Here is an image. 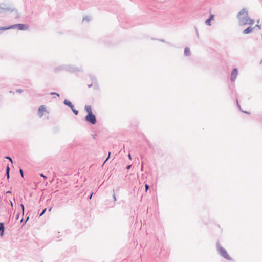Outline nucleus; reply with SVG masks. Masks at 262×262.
<instances>
[{
	"mask_svg": "<svg viewBox=\"0 0 262 262\" xmlns=\"http://www.w3.org/2000/svg\"><path fill=\"white\" fill-rule=\"evenodd\" d=\"M217 250L219 254L224 258L227 260H231V258L229 256L226 250L221 246L220 245L219 242L216 243Z\"/></svg>",
	"mask_w": 262,
	"mask_h": 262,
	"instance_id": "nucleus-4",
	"label": "nucleus"
},
{
	"mask_svg": "<svg viewBox=\"0 0 262 262\" xmlns=\"http://www.w3.org/2000/svg\"><path fill=\"white\" fill-rule=\"evenodd\" d=\"M184 54L186 56H189L191 55V52L189 48L186 47L184 49Z\"/></svg>",
	"mask_w": 262,
	"mask_h": 262,
	"instance_id": "nucleus-11",
	"label": "nucleus"
},
{
	"mask_svg": "<svg viewBox=\"0 0 262 262\" xmlns=\"http://www.w3.org/2000/svg\"><path fill=\"white\" fill-rule=\"evenodd\" d=\"M71 109L72 110V112H73V113H74L75 115H78V110H77L75 109V108H74V107H72V108H71Z\"/></svg>",
	"mask_w": 262,
	"mask_h": 262,
	"instance_id": "nucleus-18",
	"label": "nucleus"
},
{
	"mask_svg": "<svg viewBox=\"0 0 262 262\" xmlns=\"http://www.w3.org/2000/svg\"><path fill=\"white\" fill-rule=\"evenodd\" d=\"M5 159L9 160V161L11 163V164H13V160H12V158L10 157H9V156H6L5 157Z\"/></svg>",
	"mask_w": 262,
	"mask_h": 262,
	"instance_id": "nucleus-19",
	"label": "nucleus"
},
{
	"mask_svg": "<svg viewBox=\"0 0 262 262\" xmlns=\"http://www.w3.org/2000/svg\"><path fill=\"white\" fill-rule=\"evenodd\" d=\"M145 187L146 191H147L148 190V189H149V185H148L147 184H146L145 185Z\"/></svg>",
	"mask_w": 262,
	"mask_h": 262,
	"instance_id": "nucleus-27",
	"label": "nucleus"
},
{
	"mask_svg": "<svg viewBox=\"0 0 262 262\" xmlns=\"http://www.w3.org/2000/svg\"><path fill=\"white\" fill-rule=\"evenodd\" d=\"M40 177H43L45 178H46V177L43 174H40Z\"/></svg>",
	"mask_w": 262,
	"mask_h": 262,
	"instance_id": "nucleus-33",
	"label": "nucleus"
},
{
	"mask_svg": "<svg viewBox=\"0 0 262 262\" xmlns=\"http://www.w3.org/2000/svg\"><path fill=\"white\" fill-rule=\"evenodd\" d=\"M3 161L4 162H6V160H5V157L3 158Z\"/></svg>",
	"mask_w": 262,
	"mask_h": 262,
	"instance_id": "nucleus-38",
	"label": "nucleus"
},
{
	"mask_svg": "<svg viewBox=\"0 0 262 262\" xmlns=\"http://www.w3.org/2000/svg\"><path fill=\"white\" fill-rule=\"evenodd\" d=\"M8 27H9V29L18 28V29L20 30H24L26 29L28 26V25L23 24H14V25H12Z\"/></svg>",
	"mask_w": 262,
	"mask_h": 262,
	"instance_id": "nucleus-6",
	"label": "nucleus"
},
{
	"mask_svg": "<svg viewBox=\"0 0 262 262\" xmlns=\"http://www.w3.org/2000/svg\"><path fill=\"white\" fill-rule=\"evenodd\" d=\"M12 12H14V17L15 18H19L18 13L14 7L4 3L0 4V14H6L8 13Z\"/></svg>",
	"mask_w": 262,
	"mask_h": 262,
	"instance_id": "nucleus-2",
	"label": "nucleus"
},
{
	"mask_svg": "<svg viewBox=\"0 0 262 262\" xmlns=\"http://www.w3.org/2000/svg\"><path fill=\"white\" fill-rule=\"evenodd\" d=\"M63 104L66 106H68L70 108H72V107H73V105L72 104V103L67 99H65L64 100Z\"/></svg>",
	"mask_w": 262,
	"mask_h": 262,
	"instance_id": "nucleus-10",
	"label": "nucleus"
},
{
	"mask_svg": "<svg viewBox=\"0 0 262 262\" xmlns=\"http://www.w3.org/2000/svg\"><path fill=\"white\" fill-rule=\"evenodd\" d=\"M110 155V152H109V155H108V157H107V158H106V159L103 161V163H102L103 164H105V163L106 162L107 160L108 159V158H109Z\"/></svg>",
	"mask_w": 262,
	"mask_h": 262,
	"instance_id": "nucleus-25",
	"label": "nucleus"
},
{
	"mask_svg": "<svg viewBox=\"0 0 262 262\" xmlns=\"http://www.w3.org/2000/svg\"><path fill=\"white\" fill-rule=\"evenodd\" d=\"M84 108H85V110L88 113V114L93 113V112L92 111V108L90 105H85Z\"/></svg>",
	"mask_w": 262,
	"mask_h": 262,
	"instance_id": "nucleus-14",
	"label": "nucleus"
},
{
	"mask_svg": "<svg viewBox=\"0 0 262 262\" xmlns=\"http://www.w3.org/2000/svg\"><path fill=\"white\" fill-rule=\"evenodd\" d=\"M91 79L94 83L96 82V78L94 76H91Z\"/></svg>",
	"mask_w": 262,
	"mask_h": 262,
	"instance_id": "nucleus-20",
	"label": "nucleus"
},
{
	"mask_svg": "<svg viewBox=\"0 0 262 262\" xmlns=\"http://www.w3.org/2000/svg\"><path fill=\"white\" fill-rule=\"evenodd\" d=\"M11 206L13 205V204H12V203L11 202Z\"/></svg>",
	"mask_w": 262,
	"mask_h": 262,
	"instance_id": "nucleus-43",
	"label": "nucleus"
},
{
	"mask_svg": "<svg viewBox=\"0 0 262 262\" xmlns=\"http://www.w3.org/2000/svg\"><path fill=\"white\" fill-rule=\"evenodd\" d=\"M92 86V84H89V85H88V87H89V88H91Z\"/></svg>",
	"mask_w": 262,
	"mask_h": 262,
	"instance_id": "nucleus-36",
	"label": "nucleus"
},
{
	"mask_svg": "<svg viewBox=\"0 0 262 262\" xmlns=\"http://www.w3.org/2000/svg\"><path fill=\"white\" fill-rule=\"evenodd\" d=\"M90 20V18L88 16H85L83 18V21H89Z\"/></svg>",
	"mask_w": 262,
	"mask_h": 262,
	"instance_id": "nucleus-21",
	"label": "nucleus"
},
{
	"mask_svg": "<svg viewBox=\"0 0 262 262\" xmlns=\"http://www.w3.org/2000/svg\"><path fill=\"white\" fill-rule=\"evenodd\" d=\"M261 63H262V59H261V62H260V64H261Z\"/></svg>",
	"mask_w": 262,
	"mask_h": 262,
	"instance_id": "nucleus-42",
	"label": "nucleus"
},
{
	"mask_svg": "<svg viewBox=\"0 0 262 262\" xmlns=\"http://www.w3.org/2000/svg\"><path fill=\"white\" fill-rule=\"evenodd\" d=\"M20 173L21 174V177H23V171L21 168L20 169Z\"/></svg>",
	"mask_w": 262,
	"mask_h": 262,
	"instance_id": "nucleus-29",
	"label": "nucleus"
},
{
	"mask_svg": "<svg viewBox=\"0 0 262 262\" xmlns=\"http://www.w3.org/2000/svg\"><path fill=\"white\" fill-rule=\"evenodd\" d=\"M7 193H11V192L10 191H8L7 192Z\"/></svg>",
	"mask_w": 262,
	"mask_h": 262,
	"instance_id": "nucleus-40",
	"label": "nucleus"
},
{
	"mask_svg": "<svg viewBox=\"0 0 262 262\" xmlns=\"http://www.w3.org/2000/svg\"><path fill=\"white\" fill-rule=\"evenodd\" d=\"M93 194V193H92L91 194V195L89 197V199H91L92 198Z\"/></svg>",
	"mask_w": 262,
	"mask_h": 262,
	"instance_id": "nucleus-32",
	"label": "nucleus"
},
{
	"mask_svg": "<svg viewBox=\"0 0 262 262\" xmlns=\"http://www.w3.org/2000/svg\"><path fill=\"white\" fill-rule=\"evenodd\" d=\"M128 157L130 159H131V155L130 154H128Z\"/></svg>",
	"mask_w": 262,
	"mask_h": 262,
	"instance_id": "nucleus-37",
	"label": "nucleus"
},
{
	"mask_svg": "<svg viewBox=\"0 0 262 262\" xmlns=\"http://www.w3.org/2000/svg\"><path fill=\"white\" fill-rule=\"evenodd\" d=\"M19 218V214H17L16 217V219L17 220Z\"/></svg>",
	"mask_w": 262,
	"mask_h": 262,
	"instance_id": "nucleus-35",
	"label": "nucleus"
},
{
	"mask_svg": "<svg viewBox=\"0 0 262 262\" xmlns=\"http://www.w3.org/2000/svg\"><path fill=\"white\" fill-rule=\"evenodd\" d=\"M5 231V227L3 223H0V231L1 232V235L3 236L4 233Z\"/></svg>",
	"mask_w": 262,
	"mask_h": 262,
	"instance_id": "nucleus-12",
	"label": "nucleus"
},
{
	"mask_svg": "<svg viewBox=\"0 0 262 262\" xmlns=\"http://www.w3.org/2000/svg\"><path fill=\"white\" fill-rule=\"evenodd\" d=\"M161 41L164 42V40H162Z\"/></svg>",
	"mask_w": 262,
	"mask_h": 262,
	"instance_id": "nucleus-44",
	"label": "nucleus"
},
{
	"mask_svg": "<svg viewBox=\"0 0 262 262\" xmlns=\"http://www.w3.org/2000/svg\"><path fill=\"white\" fill-rule=\"evenodd\" d=\"M236 103H237V107H238V108L243 112H244L245 113H246V114H250V113L249 112H247V111H243L241 108V106L239 105V104H238V100H236Z\"/></svg>",
	"mask_w": 262,
	"mask_h": 262,
	"instance_id": "nucleus-16",
	"label": "nucleus"
},
{
	"mask_svg": "<svg viewBox=\"0 0 262 262\" xmlns=\"http://www.w3.org/2000/svg\"><path fill=\"white\" fill-rule=\"evenodd\" d=\"M46 210H47L46 208H45L42 210V211L41 212V213L40 214L39 216H41L43 215V214L45 213Z\"/></svg>",
	"mask_w": 262,
	"mask_h": 262,
	"instance_id": "nucleus-23",
	"label": "nucleus"
},
{
	"mask_svg": "<svg viewBox=\"0 0 262 262\" xmlns=\"http://www.w3.org/2000/svg\"><path fill=\"white\" fill-rule=\"evenodd\" d=\"M84 118L86 122L93 125L95 124L97 122L96 117L93 113L87 114Z\"/></svg>",
	"mask_w": 262,
	"mask_h": 262,
	"instance_id": "nucleus-5",
	"label": "nucleus"
},
{
	"mask_svg": "<svg viewBox=\"0 0 262 262\" xmlns=\"http://www.w3.org/2000/svg\"><path fill=\"white\" fill-rule=\"evenodd\" d=\"M9 171L10 168L9 167V166H7L6 169V175L8 179L9 178Z\"/></svg>",
	"mask_w": 262,
	"mask_h": 262,
	"instance_id": "nucleus-17",
	"label": "nucleus"
},
{
	"mask_svg": "<svg viewBox=\"0 0 262 262\" xmlns=\"http://www.w3.org/2000/svg\"><path fill=\"white\" fill-rule=\"evenodd\" d=\"M214 18V15H211L209 17V18L208 19H207L206 21V24L208 25V26H210L211 25V24H210V22L211 20H212Z\"/></svg>",
	"mask_w": 262,
	"mask_h": 262,
	"instance_id": "nucleus-13",
	"label": "nucleus"
},
{
	"mask_svg": "<svg viewBox=\"0 0 262 262\" xmlns=\"http://www.w3.org/2000/svg\"><path fill=\"white\" fill-rule=\"evenodd\" d=\"M132 166V165H128V166L126 167L127 169H129Z\"/></svg>",
	"mask_w": 262,
	"mask_h": 262,
	"instance_id": "nucleus-30",
	"label": "nucleus"
},
{
	"mask_svg": "<svg viewBox=\"0 0 262 262\" xmlns=\"http://www.w3.org/2000/svg\"><path fill=\"white\" fill-rule=\"evenodd\" d=\"M9 29V27H0V35L3 33V31Z\"/></svg>",
	"mask_w": 262,
	"mask_h": 262,
	"instance_id": "nucleus-15",
	"label": "nucleus"
},
{
	"mask_svg": "<svg viewBox=\"0 0 262 262\" xmlns=\"http://www.w3.org/2000/svg\"><path fill=\"white\" fill-rule=\"evenodd\" d=\"M237 18L239 26L252 25L254 23V20L249 18L248 10L245 8L242 9L239 11L237 15Z\"/></svg>",
	"mask_w": 262,
	"mask_h": 262,
	"instance_id": "nucleus-1",
	"label": "nucleus"
},
{
	"mask_svg": "<svg viewBox=\"0 0 262 262\" xmlns=\"http://www.w3.org/2000/svg\"><path fill=\"white\" fill-rule=\"evenodd\" d=\"M195 31H196V35H197L198 37H199V33H198V30H197L196 27H195Z\"/></svg>",
	"mask_w": 262,
	"mask_h": 262,
	"instance_id": "nucleus-28",
	"label": "nucleus"
},
{
	"mask_svg": "<svg viewBox=\"0 0 262 262\" xmlns=\"http://www.w3.org/2000/svg\"><path fill=\"white\" fill-rule=\"evenodd\" d=\"M23 92V90L19 89L16 90V92L21 93Z\"/></svg>",
	"mask_w": 262,
	"mask_h": 262,
	"instance_id": "nucleus-24",
	"label": "nucleus"
},
{
	"mask_svg": "<svg viewBox=\"0 0 262 262\" xmlns=\"http://www.w3.org/2000/svg\"><path fill=\"white\" fill-rule=\"evenodd\" d=\"M113 199H114V201L116 200V195L114 193L113 194Z\"/></svg>",
	"mask_w": 262,
	"mask_h": 262,
	"instance_id": "nucleus-31",
	"label": "nucleus"
},
{
	"mask_svg": "<svg viewBox=\"0 0 262 262\" xmlns=\"http://www.w3.org/2000/svg\"><path fill=\"white\" fill-rule=\"evenodd\" d=\"M55 70L58 72L60 70H65L71 72H75L77 71H80V68H74L70 65H64L60 67H57Z\"/></svg>",
	"mask_w": 262,
	"mask_h": 262,
	"instance_id": "nucleus-3",
	"label": "nucleus"
},
{
	"mask_svg": "<svg viewBox=\"0 0 262 262\" xmlns=\"http://www.w3.org/2000/svg\"><path fill=\"white\" fill-rule=\"evenodd\" d=\"M255 27H258V28H260V26H259V25L257 24L255 25Z\"/></svg>",
	"mask_w": 262,
	"mask_h": 262,
	"instance_id": "nucleus-34",
	"label": "nucleus"
},
{
	"mask_svg": "<svg viewBox=\"0 0 262 262\" xmlns=\"http://www.w3.org/2000/svg\"><path fill=\"white\" fill-rule=\"evenodd\" d=\"M237 69L236 68L233 69L230 76V80L231 81H234L236 80L237 76Z\"/></svg>",
	"mask_w": 262,
	"mask_h": 262,
	"instance_id": "nucleus-8",
	"label": "nucleus"
},
{
	"mask_svg": "<svg viewBox=\"0 0 262 262\" xmlns=\"http://www.w3.org/2000/svg\"><path fill=\"white\" fill-rule=\"evenodd\" d=\"M20 206L21 207V209H22V212H23V214H24V206L23 204H20Z\"/></svg>",
	"mask_w": 262,
	"mask_h": 262,
	"instance_id": "nucleus-26",
	"label": "nucleus"
},
{
	"mask_svg": "<svg viewBox=\"0 0 262 262\" xmlns=\"http://www.w3.org/2000/svg\"><path fill=\"white\" fill-rule=\"evenodd\" d=\"M51 210V208H49V211H50Z\"/></svg>",
	"mask_w": 262,
	"mask_h": 262,
	"instance_id": "nucleus-39",
	"label": "nucleus"
},
{
	"mask_svg": "<svg viewBox=\"0 0 262 262\" xmlns=\"http://www.w3.org/2000/svg\"><path fill=\"white\" fill-rule=\"evenodd\" d=\"M50 95H55L57 96L58 97L59 96V94L58 93H56V92H51L50 93Z\"/></svg>",
	"mask_w": 262,
	"mask_h": 262,
	"instance_id": "nucleus-22",
	"label": "nucleus"
},
{
	"mask_svg": "<svg viewBox=\"0 0 262 262\" xmlns=\"http://www.w3.org/2000/svg\"><path fill=\"white\" fill-rule=\"evenodd\" d=\"M143 165H141V168L142 169L143 168Z\"/></svg>",
	"mask_w": 262,
	"mask_h": 262,
	"instance_id": "nucleus-41",
	"label": "nucleus"
},
{
	"mask_svg": "<svg viewBox=\"0 0 262 262\" xmlns=\"http://www.w3.org/2000/svg\"><path fill=\"white\" fill-rule=\"evenodd\" d=\"M254 28H255V27H249L243 31V33L244 34H249L253 31V30L254 29Z\"/></svg>",
	"mask_w": 262,
	"mask_h": 262,
	"instance_id": "nucleus-9",
	"label": "nucleus"
},
{
	"mask_svg": "<svg viewBox=\"0 0 262 262\" xmlns=\"http://www.w3.org/2000/svg\"><path fill=\"white\" fill-rule=\"evenodd\" d=\"M45 113H47V114H49V112L46 110V107L45 105H41L39 106L37 114L40 118H41Z\"/></svg>",
	"mask_w": 262,
	"mask_h": 262,
	"instance_id": "nucleus-7",
	"label": "nucleus"
}]
</instances>
